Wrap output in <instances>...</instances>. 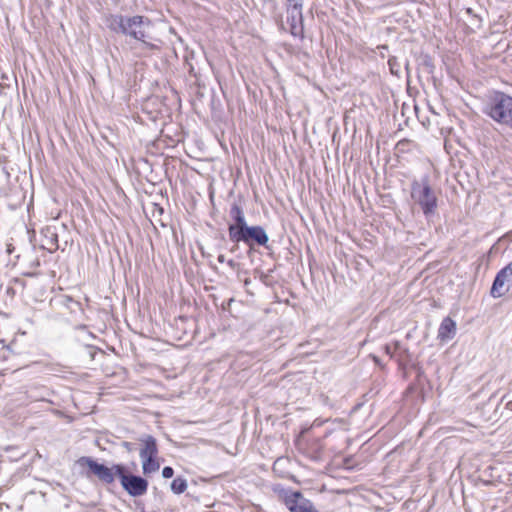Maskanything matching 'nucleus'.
I'll return each instance as SVG.
<instances>
[{
    "label": "nucleus",
    "mask_w": 512,
    "mask_h": 512,
    "mask_svg": "<svg viewBox=\"0 0 512 512\" xmlns=\"http://www.w3.org/2000/svg\"><path fill=\"white\" fill-rule=\"evenodd\" d=\"M229 216L232 222L228 224V236L229 240L234 243L230 252H235L239 243L248 246L249 251H254L255 246L268 247L269 236L265 229L260 225L249 226L243 209L238 204H232Z\"/></svg>",
    "instance_id": "f257e3e1"
},
{
    "label": "nucleus",
    "mask_w": 512,
    "mask_h": 512,
    "mask_svg": "<svg viewBox=\"0 0 512 512\" xmlns=\"http://www.w3.org/2000/svg\"><path fill=\"white\" fill-rule=\"evenodd\" d=\"M483 113L497 124L512 129V96L495 91L485 102Z\"/></svg>",
    "instance_id": "f03ea898"
},
{
    "label": "nucleus",
    "mask_w": 512,
    "mask_h": 512,
    "mask_svg": "<svg viewBox=\"0 0 512 512\" xmlns=\"http://www.w3.org/2000/svg\"><path fill=\"white\" fill-rule=\"evenodd\" d=\"M410 196L418 205L426 218L435 215L438 207V198L430 184L429 175H424L419 180L411 182Z\"/></svg>",
    "instance_id": "7ed1b4c3"
},
{
    "label": "nucleus",
    "mask_w": 512,
    "mask_h": 512,
    "mask_svg": "<svg viewBox=\"0 0 512 512\" xmlns=\"http://www.w3.org/2000/svg\"><path fill=\"white\" fill-rule=\"evenodd\" d=\"M77 464L81 468H87L85 472L86 477L90 478L91 476H95L103 484H112L115 481V477H117L115 473L116 464H113L112 467H107L89 456L80 457L77 460Z\"/></svg>",
    "instance_id": "20e7f679"
},
{
    "label": "nucleus",
    "mask_w": 512,
    "mask_h": 512,
    "mask_svg": "<svg viewBox=\"0 0 512 512\" xmlns=\"http://www.w3.org/2000/svg\"><path fill=\"white\" fill-rule=\"evenodd\" d=\"M115 473L120 480L123 489L132 497L144 495L148 489V481L138 475L128 474L123 464L115 465Z\"/></svg>",
    "instance_id": "39448f33"
},
{
    "label": "nucleus",
    "mask_w": 512,
    "mask_h": 512,
    "mask_svg": "<svg viewBox=\"0 0 512 512\" xmlns=\"http://www.w3.org/2000/svg\"><path fill=\"white\" fill-rule=\"evenodd\" d=\"M109 27L114 32H137L141 27L149 28L151 21L143 16L135 15L126 17L123 15H112L108 19Z\"/></svg>",
    "instance_id": "423d86ee"
},
{
    "label": "nucleus",
    "mask_w": 512,
    "mask_h": 512,
    "mask_svg": "<svg viewBox=\"0 0 512 512\" xmlns=\"http://www.w3.org/2000/svg\"><path fill=\"white\" fill-rule=\"evenodd\" d=\"M512 285V261L503 267L495 276L490 290L493 298L504 296Z\"/></svg>",
    "instance_id": "0eeeda50"
},
{
    "label": "nucleus",
    "mask_w": 512,
    "mask_h": 512,
    "mask_svg": "<svg viewBox=\"0 0 512 512\" xmlns=\"http://www.w3.org/2000/svg\"><path fill=\"white\" fill-rule=\"evenodd\" d=\"M129 40L127 41L132 45V48L139 54H145L147 51L159 49L160 45L152 39L150 34H127Z\"/></svg>",
    "instance_id": "6e6552de"
},
{
    "label": "nucleus",
    "mask_w": 512,
    "mask_h": 512,
    "mask_svg": "<svg viewBox=\"0 0 512 512\" xmlns=\"http://www.w3.org/2000/svg\"><path fill=\"white\" fill-rule=\"evenodd\" d=\"M303 9H286L287 17L286 24H282V28L284 30H289V32H303Z\"/></svg>",
    "instance_id": "1a4fd4ad"
},
{
    "label": "nucleus",
    "mask_w": 512,
    "mask_h": 512,
    "mask_svg": "<svg viewBox=\"0 0 512 512\" xmlns=\"http://www.w3.org/2000/svg\"><path fill=\"white\" fill-rule=\"evenodd\" d=\"M284 502L291 512H303L302 507H306L308 499L304 498L299 491H290L285 494Z\"/></svg>",
    "instance_id": "9d476101"
},
{
    "label": "nucleus",
    "mask_w": 512,
    "mask_h": 512,
    "mask_svg": "<svg viewBox=\"0 0 512 512\" xmlns=\"http://www.w3.org/2000/svg\"><path fill=\"white\" fill-rule=\"evenodd\" d=\"M139 441L142 442L143 447L140 450V458L144 459L146 457H157L158 455V446L157 441L152 435H142L139 438Z\"/></svg>",
    "instance_id": "9b49d317"
},
{
    "label": "nucleus",
    "mask_w": 512,
    "mask_h": 512,
    "mask_svg": "<svg viewBox=\"0 0 512 512\" xmlns=\"http://www.w3.org/2000/svg\"><path fill=\"white\" fill-rule=\"evenodd\" d=\"M456 335V322L450 318L445 317L438 329V339L442 342H447L453 339Z\"/></svg>",
    "instance_id": "f8f14e48"
},
{
    "label": "nucleus",
    "mask_w": 512,
    "mask_h": 512,
    "mask_svg": "<svg viewBox=\"0 0 512 512\" xmlns=\"http://www.w3.org/2000/svg\"><path fill=\"white\" fill-rule=\"evenodd\" d=\"M384 351L391 358L397 357L399 362H403L409 359L410 354L408 348L404 347L401 342L394 341L391 344L384 346Z\"/></svg>",
    "instance_id": "ddd939ff"
},
{
    "label": "nucleus",
    "mask_w": 512,
    "mask_h": 512,
    "mask_svg": "<svg viewBox=\"0 0 512 512\" xmlns=\"http://www.w3.org/2000/svg\"><path fill=\"white\" fill-rule=\"evenodd\" d=\"M142 460V470L145 475L156 472L160 468L157 457H146Z\"/></svg>",
    "instance_id": "4468645a"
},
{
    "label": "nucleus",
    "mask_w": 512,
    "mask_h": 512,
    "mask_svg": "<svg viewBox=\"0 0 512 512\" xmlns=\"http://www.w3.org/2000/svg\"><path fill=\"white\" fill-rule=\"evenodd\" d=\"M187 489V480L183 477H176L171 483V490L174 494H182Z\"/></svg>",
    "instance_id": "2eb2a0df"
},
{
    "label": "nucleus",
    "mask_w": 512,
    "mask_h": 512,
    "mask_svg": "<svg viewBox=\"0 0 512 512\" xmlns=\"http://www.w3.org/2000/svg\"><path fill=\"white\" fill-rule=\"evenodd\" d=\"M11 355L10 346L6 345L3 340H0V362L7 361Z\"/></svg>",
    "instance_id": "dca6fc26"
},
{
    "label": "nucleus",
    "mask_w": 512,
    "mask_h": 512,
    "mask_svg": "<svg viewBox=\"0 0 512 512\" xmlns=\"http://www.w3.org/2000/svg\"><path fill=\"white\" fill-rule=\"evenodd\" d=\"M47 244L50 245V248H48L50 252L58 249V236L56 233H51V235L47 237Z\"/></svg>",
    "instance_id": "f3484780"
},
{
    "label": "nucleus",
    "mask_w": 512,
    "mask_h": 512,
    "mask_svg": "<svg viewBox=\"0 0 512 512\" xmlns=\"http://www.w3.org/2000/svg\"><path fill=\"white\" fill-rule=\"evenodd\" d=\"M304 0H285L286 9H303Z\"/></svg>",
    "instance_id": "a211bd4d"
},
{
    "label": "nucleus",
    "mask_w": 512,
    "mask_h": 512,
    "mask_svg": "<svg viewBox=\"0 0 512 512\" xmlns=\"http://www.w3.org/2000/svg\"><path fill=\"white\" fill-rule=\"evenodd\" d=\"M173 475H174V469L172 467L165 466L162 469V476H163V478L169 479V478H172Z\"/></svg>",
    "instance_id": "6ab92c4d"
},
{
    "label": "nucleus",
    "mask_w": 512,
    "mask_h": 512,
    "mask_svg": "<svg viewBox=\"0 0 512 512\" xmlns=\"http://www.w3.org/2000/svg\"><path fill=\"white\" fill-rule=\"evenodd\" d=\"M422 63H423L424 66H426V68H427V70L429 72L433 71L434 66H433L432 60H431V58L429 56H427V55L424 56Z\"/></svg>",
    "instance_id": "aec40b11"
},
{
    "label": "nucleus",
    "mask_w": 512,
    "mask_h": 512,
    "mask_svg": "<svg viewBox=\"0 0 512 512\" xmlns=\"http://www.w3.org/2000/svg\"><path fill=\"white\" fill-rule=\"evenodd\" d=\"M226 264L233 270H238L240 268V263L236 262L233 259L227 260Z\"/></svg>",
    "instance_id": "412c9836"
},
{
    "label": "nucleus",
    "mask_w": 512,
    "mask_h": 512,
    "mask_svg": "<svg viewBox=\"0 0 512 512\" xmlns=\"http://www.w3.org/2000/svg\"><path fill=\"white\" fill-rule=\"evenodd\" d=\"M122 447H124L128 452H132L135 449V444L124 441L122 443Z\"/></svg>",
    "instance_id": "4be33fe9"
},
{
    "label": "nucleus",
    "mask_w": 512,
    "mask_h": 512,
    "mask_svg": "<svg viewBox=\"0 0 512 512\" xmlns=\"http://www.w3.org/2000/svg\"><path fill=\"white\" fill-rule=\"evenodd\" d=\"M217 260L219 263H226V261H227L225 258V255H223V254L218 255Z\"/></svg>",
    "instance_id": "5701e85b"
},
{
    "label": "nucleus",
    "mask_w": 512,
    "mask_h": 512,
    "mask_svg": "<svg viewBox=\"0 0 512 512\" xmlns=\"http://www.w3.org/2000/svg\"><path fill=\"white\" fill-rule=\"evenodd\" d=\"M250 282H251V281H250V279H249V278H246V279H245V281H244V284L247 286V285H249V284H250Z\"/></svg>",
    "instance_id": "b1692460"
},
{
    "label": "nucleus",
    "mask_w": 512,
    "mask_h": 512,
    "mask_svg": "<svg viewBox=\"0 0 512 512\" xmlns=\"http://www.w3.org/2000/svg\"><path fill=\"white\" fill-rule=\"evenodd\" d=\"M7 252H8V253H11V252H12V247H11V245H8V247H7Z\"/></svg>",
    "instance_id": "393cba45"
},
{
    "label": "nucleus",
    "mask_w": 512,
    "mask_h": 512,
    "mask_svg": "<svg viewBox=\"0 0 512 512\" xmlns=\"http://www.w3.org/2000/svg\"><path fill=\"white\" fill-rule=\"evenodd\" d=\"M507 407L512 410V401L507 403Z\"/></svg>",
    "instance_id": "a878e982"
},
{
    "label": "nucleus",
    "mask_w": 512,
    "mask_h": 512,
    "mask_svg": "<svg viewBox=\"0 0 512 512\" xmlns=\"http://www.w3.org/2000/svg\"><path fill=\"white\" fill-rule=\"evenodd\" d=\"M299 35L301 36V38H304V33H301V34H299Z\"/></svg>",
    "instance_id": "bb28decb"
}]
</instances>
